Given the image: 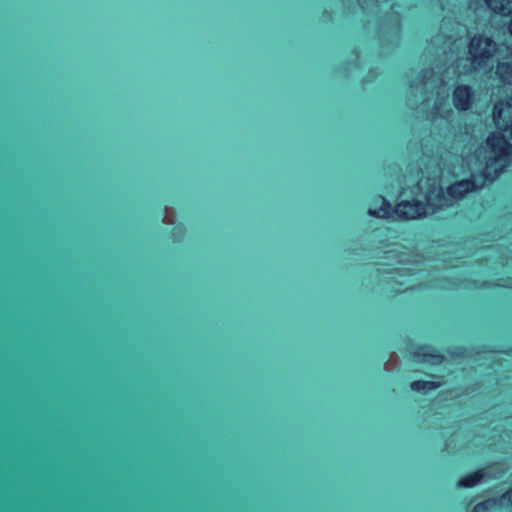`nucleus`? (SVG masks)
<instances>
[{"label": "nucleus", "mask_w": 512, "mask_h": 512, "mask_svg": "<svg viewBox=\"0 0 512 512\" xmlns=\"http://www.w3.org/2000/svg\"><path fill=\"white\" fill-rule=\"evenodd\" d=\"M473 99L474 90L468 85H459L453 91V104L455 108L460 111H466L470 109Z\"/></svg>", "instance_id": "nucleus-7"}, {"label": "nucleus", "mask_w": 512, "mask_h": 512, "mask_svg": "<svg viewBox=\"0 0 512 512\" xmlns=\"http://www.w3.org/2000/svg\"><path fill=\"white\" fill-rule=\"evenodd\" d=\"M181 235H182V230H181V228H179V227L174 228V230H173V236H174L175 240H179V239H180V237H181Z\"/></svg>", "instance_id": "nucleus-16"}, {"label": "nucleus", "mask_w": 512, "mask_h": 512, "mask_svg": "<svg viewBox=\"0 0 512 512\" xmlns=\"http://www.w3.org/2000/svg\"><path fill=\"white\" fill-rule=\"evenodd\" d=\"M381 53L389 54L392 52L400 43L399 34H382L380 39Z\"/></svg>", "instance_id": "nucleus-10"}, {"label": "nucleus", "mask_w": 512, "mask_h": 512, "mask_svg": "<svg viewBox=\"0 0 512 512\" xmlns=\"http://www.w3.org/2000/svg\"><path fill=\"white\" fill-rule=\"evenodd\" d=\"M498 36H501V33H498ZM502 36H505L503 45L512 56V34H502Z\"/></svg>", "instance_id": "nucleus-14"}, {"label": "nucleus", "mask_w": 512, "mask_h": 512, "mask_svg": "<svg viewBox=\"0 0 512 512\" xmlns=\"http://www.w3.org/2000/svg\"><path fill=\"white\" fill-rule=\"evenodd\" d=\"M442 66L422 69L411 80L406 95L407 105L430 120L453 114L449 106V87Z\"/></svg>", "instance_id": "nucleus-1"}, {"label": "nucleus", "mask_w": 512, "mask_h": 512, "mask_svg": "<svg viewBox=\"0 0 512 512\" xmlns=\"http://www.w3.org/2000/svg\"><path fill=\"white\" fill-rule=\"evenodd\" d=\"M369 1H370V2H372V3H374V2H375V0H369Z\"/></svg>", "instance_id": "nucleus-21"}, {"label": "nucleus", "mask_w": 512, "mask_h": 512, "mask_svg": "<svg viewBox=\"0 0 512 512\" xmlns=\"http://www.w3.org/2000/svg\"><path fill=\"white\" fill-rule=\"evenodd\" d=\"M440 386H441L440 382L423 381V380L413 381L410 384L411 390L420 392V393H427L429 391L439 388Z\"/></svg>", "instance_id": "nucleus-12"}, {"label": "nucleus", "mask_w": 512, "mask_h": 512, "mask_svg": "<svg viewBox=\"0 0 512 512\" xmlns=\"http://www.w3.org/2000/svg\"><path fill=\"white\" fill-rule=\"evenodd\" d=\"M486 164L481 173L451 184L446 192L452 198V206L467 194L482 189L487 182H494L509 165L512 145L500 133L491 134L486 140Z\"/></svg>", "instance_id": "nucleus-2"}, {"label": "nucleus", "mask_w": 512, "mask_h": 512, "mask_svg": "<svg viewBox=\"0 0 512 512\" xmlns=\"http://www.w3.org/2000/svg\"><path fill=\"white\" fill-rule=\"evenodd\" d=\"M375 207H370L368 214L377 218H387L391 215H395L401 220H412L427 216L426 210L424 209V202L420 197L413 200H403L399 202L394 209H392L390 203L382 196H379L375 200Z\"/></svg>", "instance_id": "nucleus-3"}, {"label": "nucleus", "mask_w": 512, "mask_h": 512, "mask_svg": "<svg viewBox=\"0 0 512 512\" xmlns=\"http://www.w3.org/2000/svg\"><path fill=\"white\" fill-rule=\"evenodd\" d=\"M511 61L499 62L496 69V74L499 76L503 83L512 84V56Z\"/></svg>", "instance_id": "nucleus-11"}, {"label": "nucleus", "mask_w": 512, "mask_h": 512, "mask_svg": "<svg viewBox=\"0 0 512 512\" xmlns=\"http://www.w3.org/2000/svg\"><path fill=\"white\" fill-rule=\"evenodd\" d=\"M396 358H397V356H396V355H394V354H392V355H391L390 359H389V360H388V362L385 364V369H386V370H390V369H391V368H390V364H391V363H393L394 361H396Z\"/></svg>", "instance_id": "nucleus-18"}, {"label": "nucleus", "mask_w": 512, "mask_h": 512, "mask_svg": "<svg viewBox=\"0 0 512 512\" xmlns=\"http://www.w3.org/2000/svg\"><path fill=\"white\" fill-rule=\"evenodd\" d=\"M447 41L451 44V41L446 37V34H436L431 40L433 44L446 43Z\"/></svg>", "instance_id": "nucleus-15"}, {"label": "nucleus", "mask_w": 512, "mask_h": 512, "mask_svg": "<svg viewBox=\"0 0 512 512\" xmlns=\"http://www.w3.org/2000/svg\"><path fill=\"white\" fill-rule=\"evenodd\" d=\"M508 32H512V19H511V22H510V25H509V30Z\"/></svg>", "instance_id": "nucleus-20"}, {"label": "nucleus", "mask_w": 512, "mask_h": 512, "mask_svg": "<svg viewBox=\"0 0 512 512\" xmlns=\"http://www.w3.org/2000/svg\"><path fill=\"white\" fill-rule=\"evenodd\" d=\"M496 508H499V504L497 497H494L476 504L470 512H489Z\"/></svg>", "instance_id": "nucleus-13"}, {"label": "nucleus", "mask_w": 512, "mask_h": 512, "mask_svg": "<svg viewBox=\"0 0 512 512\" xmlns=\"http://www.w3.org/2000/svg\"><path fill=\"white\" fill-rule=\"evenodd\" d=\"M358 3H359V5H360L362 8H364V9L366 8V6H365V1H364V0H358Z\"/></svg>", "instance_id": "nucleus-19"}, {"label": "nucleus", "mask_w": 512, "mask_h": 512, "mask_svg": "<svg viewBox=\"0 0 512 512\" xmlns=\"http://www.w3.org/2000/svg\"><path fill=\"white\" fill-rule=\"evenodd\" d=\"M413 359L418 363L439 365L443 362L444 356L437 353L434 348L424 346L413 353Z\"/></svg>", "instance_id": "nucleus-8"}, {"label": "nucleus", "mask_w": 512, "mask_h": 512, "mask_svg": "<svg viewBox=\"0 0 512 512\" xmlns=\"http://www.w3.org/2000/svg\"><path fill=\"white\" fill-rule=\"evenodd\" d=\"M165 217H164V222L166 223H172V221L169 219V216H170V213H172V209L171 208H168L166 207L165 208Z\"/></svg>", "instance_id": "nucleus-17"}, {"label": "nucleus", "mask_w": 512, "mask_h": 512, "mask_svg": "<svg viewBox=\"0 0 512 512\" xmlns=\"http://www.w3.org/2000/svg\"><path fill=\"white\" fill-rule=\"evenodd\" d=\"M418 189L427 216L452 207V198L448 196L447 192L435 179L419 181Z\"/></svg>", "instance_id": "nucleus-4"}, {"label": "nucleus", "mask_w": 512, "mask_h": 512, "mask_svg": "<svg viewBox=\"0 0 512 512\" xmlns=\"http://www.w3.org/2000/svg\"><path fill=\"white\" fill-rule=\"evenodd\" d=\"M501 48L486 34H475L469 44V56L472 70H479L489 66L495 52Z\"/></svg>", "instance_id": "nucleus-5"}, {"label": "nucleus", "mask_w": 512, "mask_h": 512, "mask_svg": "<svg viewBox=\"0 0 512 512\" xmlns=\"http://www.w3.org/2000/svg\"><path fill=\"white\" fill-rule=\"evenodd\" d=\"M485 3L489 9L501 16L512 13V0H485Z\"/></svg>", "instance_id": "nucleus-9"}, {"label": "nucleus", "mask_w": 512, "mask_h": 512, "mask_svg": "<svg viewBox=\"0 0 512 512\" xmlns=\"http://www.w3.org/2000/svg\"><path fill=\"white\" fill-rule=\"evenodd\" d=\"M501 473H495L489 469H480L471 474L462 477L458 483V488H472L484 480L498 479L501 477Z\"/></svg>", "instance_id": "nucleus-6"}]
</instances>
